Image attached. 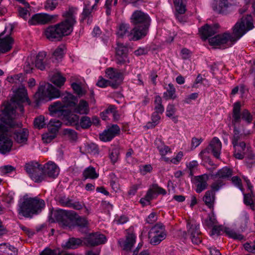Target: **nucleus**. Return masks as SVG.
<instances>
[{"instance_id":"ddd939ff","label":"nucleus","mask_w":255,"mask_h":255,"mask_svg":"<svg viewBox=\"0 0 255 255\" xmlns=\"http://www.w3.org/2000/svg\"><path fill=\"white\" fill-rule=\"evenodd\" d=\"M166 194V190L159 187L157 184H153L148 190L145 196L140 199L139 202L142 206L149 204L150 201L155 198V195L161 194L165 195Z\"/></svg>"},{"instance_id":"72a5a7b5","label":"nucleus","mask_w":255,"mask_h":255,"mask_svg":"<svg viewBox=\"0 0 255 255\" xmlns=\"http://www.w3.org/2000/svg\"><path fill=\"white\" fill-rule=\"evenodd\" d=\"M82 244L80 239L70 238L67 241L63 243L62 247L65 249H75Z\"/></svg>"},{"instance_id":"473e14b6","label":"nucleus","mask_w":255,"mask_h":255,"mask_svg":"<svg viewBox=\"0 0 255 255\" xmlns=\"http://www.w3.org/2000/svg\"><path fill=\"white\" fill-rule=\"evenodd\" d=\"M154 143L159 153L162 156H165L168 153H171L170 148L167 145H166L160 139H156Z\"/></svg>"},{"instance_id":"bb28decb","label":"nucleus","mask_w":255,"mask_h":255,"mask_svg":"<svg viewBox=\"0 0 255 255\" xmlns=\"http://www.w3.org/2000/svg\"><path fill=\"white\" fill-rule=\"evenodd\" d=\"M241 135L238 130H235V134H233L232 138V143L234 150L240 151H245L246 148V144L244 141H241L243 139L240 138Z\"/></svg>"},{"instance_id":"cd10ccee","label":"nucleus","mask_w":255,"mask_h":255,"mask_svg":"<svg viewBox=\"0 0 255 255\" xmlns=\"http://www.w3.org/2000/svg\"><path fill=\"white\" fill-rule=\"evenodd\" d=\"M72 221H71L70 228H73L78 227L80 229L86 228L88 227V221L86 218L82 217L78 215L74 211L73 214Z\"/></svg>"},{"instance_id":"423d86ee","label":"nucleus","mask_w":255,"mask_h":255,"mask_svg":"<svg viewBox=\"0 0 255 255\" xmlns=\"http://www.w3.org/2000/svg\"><path fill=\"white\" fill-rule=\"evenodd\" d=\"M62 103L56 101L49 107L50 114L53 116L60 117L61 115H67L69 113L68 107L75 106L78 102V99L73 94L66 93L62 95Z\"/></svg>"},{"instance_id":"1a4fd4ad","label":"nucleus","mask_w":255,"mask_h":255,"mask_svg":"<svg viewBox=\"0 0 255 255\" xmlns=\"http://www.w3.org/2000/svg\"><path fill=\"white\" fill-rule=\"evenodd\" d=\"M74 211L63 209H57L52 212L54 222H57L63 228H70Z\"/></svg>"},{"instance_id":"4be33fe9","label":"nucleus","mask_w":255,"mask_h":255,"mask_svg":"<svg viewBox=\"0 0 255 255\" xmlns=\"http://www.w3.org/2000/svg\"><path fill=\"white\" fill-rule=\"evenodd\" d=\"M208 176H193L191 181L195 186V191L200 193L205 190L208 186Z\"/></svg>"},{"instance_id":"8fccbe9b","label":"nucleus","mask_w":255,"mask_h":255,"mask_svg":"<svg viewBox=\"0 0 255 255\" xmlns=\"http://www.w3.org/2000/svg\"><path fill=\"white\" fill-rule=\"evenodd\" d=\"M160 113L154 112L152 115V122H149L147 123L146 126L148 128H152L157 125L160 119V116L159 115Z\"/></svg>"},{"instance_id":"9b49d317","label":"nucleus","mask_w":255,"mask_h":255,"mask_svg":"<svg viewBox=\"0 0 255 255\" xmlns=\"http://www.w3.org/2000/svg\"><path fill=\"white\" fill-rule=\"evenodd\" d=\"M36 95L40 99H48L49 100L58 98L61 96L59 90L50 84H48L44 86L39 87Z\"/></svg>"},{"instance_id":"20e7f679","label":"nucleus","mask_w":255,"mask_h":255,"mask_svg":"<svg viewBox=\"0 0 255 255\" xmlns=\"http://www.w3.org/2000/svg\"><path fill=\"white\" fill-rule=\"evenodd\" d=\"M45 205L43 200L37 197H30L26 194L19 201L18 212L24 217L31 218L40 213Z\"/></svg>"},{"instance_id":"4468645a","label":"nucleus","mask_w":255,"mask_h":255,"mask_svg":"<svg viewBox=\"0 0 255 255\" xmlns=\"http://www.w3.org/2000/svg\"><path fill=\"white\" fill-rule=\"evenodd\" d=\"M128 48L123 43H117L116 48V62L119 65H127L129 63Z\"/></svg>"},{"instance_id":"13d9d810","label":"nucleus","mask_w":255,"mask_h":255,"mask_svg":"<svg viewBox=\"0 0 255 255\" xmlns=\"http://www.w3.org/2000/svg\"><path fill=\"white\" fill-rule=\"evenodd\" d=\"M34 66V63H33V61L31 60V58H28L27 61L25 62L24 69L26 73H30L32 71L33 69Z\"/></svg>"},{"instance_id":"b1692460","label":"nucleus","mask_w":255,"mask_h":255,"mask_svg":"<svg viewBox=\"0 0 255 255\" xmlns=\"http://www.w3.org/2000/svg\"><path fill=\"white\" fill-rule=\"evenodd\" d=\"M218 28V24L212 25L206 24L200 28L199 32L201 35L202 38L204 39H206L217 33Z\"/></svg>"},{"instance_id":"79ce46f5","label":"nucleus","mask_w":255,"mask_h":255,"mask_svg":"<svg viewBox=\"0 0 255 255\" xmlns=\"http://www.w3.org/2000/svg\"><path fill=\"white\" fill-rule=\"evenodd\" d=\"M24 80V76L22 73H19L13 76H8L6 80L10 83H14L16 85H20Z\"/></svg>"},{"instance_id":"de8ad7c7","label":"nucleus","mask_w":255,"mask_h":255,"mask_svg":"<svg viewBox=\"0 0 255 255\" xmlns=\"http://www.w3.org/2000/svg\"><path fill=\"white\" fill-rule=\"evenodd\" d=\"M85 151L90 154L93 155H98L99 153V149L98 146L93 143L87 144L85 146Z\"/></svg>"},{"instance_id":"338daca9","label":"nucleus","mask_w":255,"mask_h":255,"mask_svg":"<svg viewBox=\"0 0 255 255\" xmlns=\"http://www.w3.org/2000/svg\"><path fill=\"white\" fill-rule=\"evenodd\" d=\"M119 152L117 149H113L110 152L109 156L113 163L116 162L119 159Z\"/></svg>"},{"instance_id":"dca6fc26","label":"nucleus","mask_w":255,"mask_h":255,"mask_svg":"<svg viewBox=\"0 0 255 255\" xmlns=\"http://www.w3.org/2000/svg\"><path fill=\"white\" fill-rule=\"evenodd\" d=\"M135 32L134 27L130 30L129 24L123 23L119 25L117 35L119 37L124 38L128 37L130 40L137 41L139 39H134Z\"/></svg>"},{"instance_id":"49530a36","label":"nucleus","mask_w":255,"mask_h":255,"mask_svg":"<svg viewBox=\"0 0 255 255\" xmlns=\"http://www.w3.org/2000/svg\"><path fill=\"white\" fill-rule=\"evenodd\" d=\"M241 110V109L240 110L241 121L243 120L247 124H250L253 119V116L248 110L244 109L242 112Z\"/></svg>"},{"instance_id":"e433bc0d","label":"nucleus","mask_w":255,"mask_h":255,"mask_svg":"<svg viewBox=\"0 0 255 255\" xmlns=\"http://www.w3.org/2000/svg\"><path fill=\"white\" fill-rule=\"evenodd\" d=\"M59 117H63L67 121V125H74L77 129V125L79 123V117L75 114H71L70 111L69 110V113L67 115H61Z\"/></svg>"},{"instance_id":"f257e3e1","label":"nucleus","mask_w":255,"mask_h":255,"mask_svg":"<svg viewBox=\"0 0 255 255\" xmlns=\"http://www.w3.org/2000/svg\"><path fill=\"white\" fill-rule=\"evenodd\" d=\"M27 91L24 87L20 85L14 95L5 106L0 115V152L5 154L9 152L12 146L11 136L14 128L19 127L21 123L15 120L16 113L19 111L21 114L24 111L22 103L28 102Z\"/></svg>"},{"instance_id":"7c9ffc66","label":"nucleus","mask_w":255,"mask_h":255,"mask_svg":"<svg viewBox=\"0 0 255 255\" xmlns=\"http://www.w3.org/2000/svg\"><path fill=\"white\" fill-rule=\"evenodd\" d=\"M166 91L163 94V97L165 100L172 99L174 100L176 98V89L171 83H169L166 87H164Z\"/></svg>"},{"instance_id":"052dcab7","label":"nucleus","mask_w":255,"mask_h":255,"mask_svg":"<svg viewBox=\"0 0 255 255\" xmlns=\"http://www.w3.org/2000/svg\"><path fill=\"white\" fill-rule=\"evenodd\" d=\"M57 134L52 132L45 133L42 135V140L44 142L49 143L56 137Z\"/></svg>"},{"instance_id":"774afa93","label":"nucleus","mask_w":255,"mask_h":255,"mask_svg":"<svg viewBox=\"0 0 255 255\" xmlns=\"http://www.w3.org/2000/svg\"><path fill=\"white\" fill-rule=\"evenodd\" d=\"M176 112L175 106L173 104H168L166 108V115L171 118Z\"/></svg>"},{"instance_id":"393cba45","label":"nucleus","mask_w":255,"mask_h":255,"mask_svg":"<svg viewBox=\"0 0 255 255\" xmlns=\"http://www.w3.org/2000/svg\"><path fill=\"white\" fill-rule=\"evenodd\" d=\"M59 202L63 206L71 208L75 210H81L83 208L84 204L79 202H73L72 199L65 196L59 198Z\"/></svg>"},{"instance_id":"a18cd8bd","label":"nucleus","mask_w":255,"mask_h":255,"mask_svg":"<svg viewBox=\"0 0 255 255\" xmlns=\"http://www.w3.org/2000/svg\"><path fill=\"white\" fill-rule=\"evenodd\" d=\"M154 105L155 112L160 113V114H162L164 111V108L162 104L161 98L159 96L155 97Z\"/></svg>"},{"instance_id":"c03bdc74","label":"nucleus","mask_w":255,"mask_h":255,"mask_svg":"<svg viewBox=\"0 0 255 255\" xmlns=\"http://www.w3.org/2000/svg\"><path fill=\"white\" fill-rule=\"evenodd\" d=\"M96 4H94L92 6L89 5H85L82 12L83 20L85 18H88V22L91 23L92 19L91 18V13L95 8Z\"/></svg>"},{"instance_id":"c9c22d12","label":"nucleus","mask_w":255,"mask_h":255,"mask_svg":"<svg viewBox=\"0 0 255 255\" xmlns=\"http://www.w3.org/2000/svg\"><path fill=\"white\" fill-rule=\"evenodd\" d=\"M74 112L81 115L88 114L89 112L88 103L86 101L81 100L75 107Z\"/></svg>"},{"instance_id":"f03ea898","label":"nucleus","mask_w":255,"mask_h":255,"mask_svg":"<svg viewBox=\"0 0 255 255\" xmlns=\"http://www.w3.org/2000/svg\"><path fill=\"white\" fill-rule=\"evenodd\" d=\"M254 27L252 16L247 15L236 23L233 28L232 34L224 33L218 34L209 38V42L210 45L214 46H231Z\"/></svg>"},{"instance_id":"864d4df0","label":"nucleus","mask_w":255,"mask_h":255,"mask_svg":"<svg viewBox=\"0 0 255 255\" xmlns=\"http://www.w3.org/2000/svg\"><path fill=\"white\" fill-rule=\"evenodd\" d=\"M58 5L56 0H47L44 3V8L47 10H53Z\"/></svg>"},{"instance_id":"5fc2aeb1","label":"nucleus","mask_w":255,"mask_h":255,"mask_svg":"<svg viewBox=\"0 0 255 255\" xmlns=\"http://www.w3.org/2000/svg\"><path fill=\"white\" fill-rule=\"evenodd\" d=\"M245 163L248 167L251 168L255 165V155L250 153L245 159Z\"/></svg>"},{"instance_id":"09e8293b","label":"nucleus","mask_w":255,"mask_h":255,"mask_svg":"<svg viewBox=\"0 0 255 255\" xmlns=\"http://www.w3.org/2000/svg\"><path fill=\"white\" fill-rule=\"evenodd\" d=\"M64 45H61L57 47L53 53L52 58L57 61L61 59L64 55Z\"/></svg>"},{"instance_id":"a19ab883","label":"nucleus","mask_w":255,"mask_h":255,"mask_svg":"<svg viewBox=\"0 0 255 255\" xmlns=\"http://www.w3.org/2000/svg\"><path fill=\"white\" fill-rule=\"evenodd\" d=\"M176 10L179 13L183 14L186 11V0H172Z\"/></svg>"},{"instance_id":"4d7b16f0","label":"nucleus","mask_w":255,"mask_h":255,"mask_svg":"<svg viewBox=\"0 0 255 255\" xmlns=\"http://www.w3.org/2000/svg\"><path fill=\"white\" fill-rule=\"evenodd\" d=\"M0 247L1 248L2 247H6V248H8V251L9 252L8 255H17L18 250L14 246L10 245L9 244L3 243H2V245L0 246Z\"/></svg>"},{"instance_id":"412c9836","label":"nucleus","mask_w":255,"mask_h":255,"mask_svg":"<svg viewBox=\"0 0 255 255\" xmlns=\"http://www.w3.org/2000/svg\"><path fill=\"white\" fill-rule=\"evenodd\" d=\"M106 241V238L103 234L97 233L90 235L85 240V244L89 246H95L104 244Z\"/></svg>"},{"instance_id":"a211bd4d","label":"nucleus","mask_w":255,"mask_h":255,"mask_svg":"<svg viewBox=\"0 0 255 255\" xmlns=\"http://www.w3.org/2000/svg\"><path fill=\"white\" fill-rule=\"evenodd\" d=\"M55 15H49L46 13H37L34 14L28 20V23L30 25L45 24L51 21Z\"/></svg>"},{"instance_id":"680f3d73","label":"nucleus","mask_w":255,"mask_h":255,"mask_svg":"<svg viewBox=\"0 0 255 255\" xmlns=\"http://www.w3.org/2000/svg\"><path fill=\"white\" fill-rule=\"evenodd\" d=\"M71 86L74 92L79 96H82L85 94L84 91L80 84L73 83L72 84Z\"/></svg>"},{"instance_id":"69168bd1","label":"nucleus","mask_w":255,"mask_h":255,"mask_svg":"<svg viewBox=\"0 0 255 255\" xmlns=\"http://www.w3.org/2000/svg\"><path fill=\"white\" fill-rule=\"evenodd\" d=\"M19 16L26 20L30 15L29 11L27 8L18 7Z\"/></svg>"},{"instance_id":"9d476101","label":"nucleus","mask_w":255,"mask_h":255,"mask_svg":"<svg viewBox=\"0 0 255 255\" xmlns=\"http://www.w3.org/2000/svg\"><path fill=\"white\" fill-rule=\"evenodd\" d=\"M241 103L236 102L233 105L232 124L234 126L233 134H235V130L239 131L241 135L240 138L244 139L246 136L251 134V130L249 129H243L242 132L237 128V125L241 123Z\"/></svg>"},{"instance_id":"bf43d9fd","label":"nucleus","mask_w":255,"mask_h":255,"mask_svg":"<svg viewBox=\"0 0 255 255\" xmlns=\"http://www.w3.org/2000/svg\"><path fill=\"white\" fill-rule=\"evenodd\" d=\"M233 173L230 168L225 166L219 170L215 175H232Z\"/></svg>"},{"instance_id":"c85d7f7f","label":"nucleus","mask_w":255,"mask_h":255,"mask_svg":"<svg viewBox=\"0 0 255 255\" xmlns=\"http://www.w3.org/2000/svg\"><path fill=\"white\" fill-rule=\"evenodd\" d=\"M229 4L228 0H216L212 4V8L218 13H224Z\"/></svg>"},{"instance_id":"37998d69","label":"nucleus","mask_w":255,"mask_h":255,"mask_svg":"<svg viewBox=\"0 0 255 255\" xmlns=\"http://www.w3.org/2000/svg\"><path fill=\"white\" fill-rule=\"evenodd\" d=\"M224 232L226 233L227 235H228L229 237L235 240L241 241L244 238L243 235L237 233L236 231L230 229L229 228H225Z\"/></svg>"},{"instance_id":"58836bf2","label":"nucleus","mask_w":255,"mask_h":255,"mask_svg":"<svg viewBox=\"0 0 255 255\" xmlns=\"http://www.w3.org/2000/svg\"><path fill=\"white\" fill-rule=\"evenodd\" d=\"M215 200V193L213 191L209 190L206 192L203 197V201L205 204L210 208L213 207Z\"/></svg>"},{"instance_id":"7ed1b4c3","label":"nucleus","mask_w":255,"mask_h":255,"mask_svg":"<svg viewBox=\"0 0 255 255\" xmlns=\"http://www.w3.org/2000/svg\"><path fill=\"white\" fill-rule=\"evenodd\" d=\"M77 9L73 7L62 13L64 20L61 22L48 26L45 30V35L49 40L59 41L63 36L71 34L76 23Z\"/></svg>"},{"instance_id":"f3484780","label":"nucleus","mask_w":255,"mask_h":255,"mask_svg":"<svg viewBox=\"0 0 255 255\" xmlns=\"http://www.w3.org/2000/svg\"><path fill=\"white\" fill-rule=\"evenodd\" d=\"M120 132V128L117 125H113L107 129H105L100 134L99 138L101 140L107 142L111 141L115 136Z\"/></svg>"},{"instance_id":"603ef678","label":"nucleus","mask_w":255,"mask_h":255,"mask_svg":"<svg viewBox=\"0 0 255 255\" xmlns=\"http://www.w3.org/2000/svg\"><path fill=\"white\" fill-rule=\"evenodd\" d=\"M15 171V168L10 165H6L0 167V174L5 175L7 174H12Z\"/></svg>"},{"instance_id":"2eb2a0df","label":"nucleus","mask_w":255,"mask_h":255,"mask_svg":"<svg viewBox=\"0 0 255 255\" xmlns=\"http://www.w3.org/2000/svg\"><path fill=\"white\" fill-rule=\"evenodd\" d=\"M7 29L8 27H5L4 31L0 34V53L7 52L12 48L13 40L9 35L12 30V27H9V31L6 35L3 37L4 33L7 31Z\"/></svg>"},{"instance_id":"2f4dec72","label":"nucleus","mask_w":255,"mask_h":255,"mask_svg":"<svg viewBox=\"0 0 255 255\" xmlns=\"http://www.w3.org/2000/svg\"><path fill=\"white\" fill-rule=\"evenodd\" d=\"M50 76L51 82L59 87L63 86L66 81V78L59 72L51 73Z\"/></svg>"},{"instance_id":"5701e85b","label":"nucleus","mask_w":255,"mask_h":255,"mask_svg":"<svg viewBox=\"0 0 255 255\" xmlns=\"http://www.w3.org/2000/svg\"><path fill=\"white\" fill-rule=\"evenodd\" d=\"M40 170L48 175H58L60 173L59 166L52 161L47 162L44 165H41Z\"/></svg>"},{"instance_id":"ea45409f","label":"nucleus","mask_w":255,"mask_h":255,"mask_svg":"<svg viewBox=\"0 0 255 255\" xmlns=\"http://www.w3.org/2000/svg\"><path fill=\"white\" fill-rule=\"evenodd\" d=\"M92 125L91 119L87 116H83L79 121L77 125V129L80 130L81 128L87 129L90 128Z\"/></svg>"},{"instance_id":"3c124183","label":"nucleus","mask_w":255,"mask_h":255,"mask_svg":"<svg viewBox=\"0 0 255 255\" xmlns=\"http://www.w3.org/2000/svg\"><path fill=\"white\" fill-rule=\"evenodd\" d=\"M34 127L38 129L45 128L46 123L45 122V118L42 116H40L35 119L34 121Z\"/></svg>"},{"instance_id":"c756f323","label":"nucleus","mask_w":255,"mask_h":255,"mask_svg":"<svg viewBox=\"0 0 255 255\" xmlns=\"http://www.w3.org/2000/svg\"><path fill=\"white\" fill-rule=\"evenodd\" d=\"M46 53L44 51L40 52L35 58L34 66L37 69L43 70L46 65Z\"/></svg>"},{"instance_id":"6e6d98bb","label":"nucleus","mask_w":255,"mask_h":255,"mask_svg":"<svg viewBox=\"0 0 255 255\" xmlns=\"http://www.w3.org/2000/svg\"><path fill=\"white\" fill-rule=\"evenodd\" d=\"M63 133L72 140H76L77 137V132L73 129L66 128L63 130Z\"/></svg>"},{"instance_id":"f704fd0d","label":"nucleus","mask_w":255,"mask_h":255,"mask_svg":"<svg viewBox=\"0 0 255 255\" xmlns=\"http://www.w3.org/2000/svg\"><path fill=\"white\" fill-rule=\"evenodd\" d=\"M61 126L62 122L59 120L51 119L47 125V128L49 132L57 134Z\"/></svg>"},{"instance_id":"f8f14e48","label":"nucleus","mask_w":255,"mask_h":255,"mask_svg":"<svg viewBox=\"0 0 255 255\" xmlns=\"http://www.w3.org/2000/svg\"><path fill=\"white\" fill-rule=\"evenodd\" d=\"M188 234L193 244L198 245L201 243V231L199 224L194 220L188 221L187 223Z\"/></svg>"},{"instance_id":"39448f33","label":"nucleus","mask_w":255,"mask_h":255,"mask_svg":"<svg viewBox=\"0 0 255 255\" xmlns=\"http://www.w3.org/2000/svg\"><path fill=\"white\" fill-rule=\"evenodd\" d=\"M130 22L134 25V39H140L146 35L150 22V17L147 14L141 10H135L131 15Z\"/></svg>"},{"instance_id":"6ab92c4d","label":"nucleus","mask_w":255,"mask_h":255,"mask_svg":"<svg viewBox=\"0 0 255 255\" xmlns=\"http://www.w3.org/2000/svg\"><path fill=\"white\" fill-rule=\"evenodd\" d=\"M106 74L108 78L115 82L114 83H111V86L114 88H116L123 81V76L122 73L113 68L110 67L107 69Z\"/></svg>"},{"instance_id":"4c0bfd02","label":"nucleus","mask_w":255,"mask_h":255,"mask_svg":"<svg viewBox=\"0 0 255 255\" xmlns=\"http://www.w3.org/2000/svg\"><path fill=\"white\" fill-rule=\"evenodd\" d=\"M41 167V164L36 161H33L26 163L24 166V169L27 174H33L36 169H38L40 170Z\"/></svg>"},{"instance_id":"0e129e2a","label":"nucleus","mask_w":255,"mask_h":255,"mask_svg":"<svg viewBox=\"0 0 255 255\" xmlns=\"http://www.w3.org/2000/svg\"><path fill=\"white\" fill-rule=\"evenodd\" d=\"M39 255H60V253L57 250H51L47 248L42 251Z\"/></svg>"},{"instance_id":"a878e982","label":"nucleus","mask_w":255,"mask_h":255,"mask_svg":"<svg viewBox=\"0 0 255 255\" xmlns=\"http://www.w3.org/2000/svg\"><path fill=\"white\" fill-rule=\"evenodd\" d=\"M136 237L133 234H128L125 240L119 241V244L123 251L128 254L131 252V249L135 243Z\"/></svg>"},{"instance_id":"e2e57ef3","label":"nucleus","mask_w":255,"mask_h":255,"mask_svg":"<svg viewBox=\"0 0 255 255\" xmlns=\"http://www.w3.org/2000/svg\"><path fill=\"white\" fill-rule=\"evenodd\" d=\"M111 82L109 80H106L102 77L100 76L97 82L96 85L101 88H105L109 85L111 86Z\"/></svg>"},{"instance_id":"6e6552de","label":"nucleus","mask_w":255,"mask_h":255,"mask_svg":"<svg viewBox=\"0 0 255 255\" xmlns=\"http://www.w3.org/2000/svg\"><path fill=\"white\" fill-rule=\"evenodd\" d=\"M148 235L151 245H159L167 236L165 226L160 222L156 223L150 229Z\"/></svg>"},{"instance_id":"0eeeda50","label":"nucleus","mask_w":255,"mask_h":255,"mask_svg":"<svg viewBox=\"0 0 255 255\" xmlns=\"http://www.w3.org/2000/svg\"><path fill=\"white\" fill-rule=\"evenodd\" d=\"M221 149L222 143L221 141L218 137H214L210 142L208 146L200 152L199 156L202 159L205 166H207V164H209L214 168L215 164L209 158L208 154L210 152H211L216 158L220 159Z\"/></svg>"},{"instance_id":"aec40b11","label":"nucleus","mask_w":255,"mask_h":255,"mask_svg":"<svg viewBox=\"0 0 255 255\" xmlns=\"http://www.w3.org/2000/svg\"><path fill=\"white\" fill-rule=\"evenodd\" d=\"M22 125L17 127L16 126L13 129V138L15 141L18 143L25 144L27 142L28 136L29 135V132L27 129L25 128H20L17 129H15V128H20Z\"/></svg>"}]
</instances>
